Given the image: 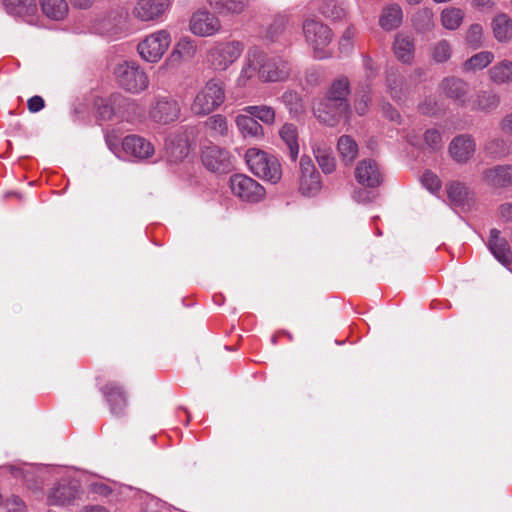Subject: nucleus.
Listing matches in <instances>:
<instances>
[{
  "label": "nucleus",
  "instance_id": "f257e3e1",
  "mask_svg": "<svg viewBox=\"0 0 512 512\" xmlns=\"http://www.w3.org/2000/svg\"><path fill=\"white\" fill-rule=\"evenodd\" d=\"M245 158L250 171L257 177L272 184L281 180L282 168L276 156L256 148H250L246 151Z\"/></svg>",
  "mask_w": 512,
  "mask_h": 512
},
{
  "label": "nucleus",
  "instance_id": "f03ea898",
  "mask_svg": "<svg viewBox=\"0 0 512 512\" xmlns=\"http://www.w3.org/2000/svg\"><path fill=\"white\" fill-rule=\"evenodd\" d=\"M224 100V83L219 79L213 78L197 93L191 105V110L195 115H208L218 108Z\"/></svg>",
  "mask_w": 512,
  "mask_h": 512
},
{
  "label": "nucleus",
  "instance_id": "7ed1b4c3",
  "mask_svg": "<svg viewBox=\"0 0 512 512\" xmlns=\"http://www.w3.org/2000/svg\"><path fill=\"white\" fill-rule=\"evenodd\" d=\"M303 34L306 42L313 48L314 56L318 59L328 57L326 48L333 39L331 29L321 21L308 18L302 25Z\"/></svg>",
  "mask_w": 512,
  "mask_h": 512
},
{
  "label": "nucleus",
  "instance_id": "20e7f679",
  "mask_svg": "<svg viewBox=\"0 0 512 512\" xmlns=\"http://www.w3.org/2000/svg\"><path fill=\"white\" fill-rule=\"evenodd\" d=\"M117 83L126 91L139 93L148 88L149 79L143 69L135 62H123L114 69Z\"/></svg>",
  "mask_w": 512,
  "mask_h": 512
},
{
  "label": "nucleus",
  "instance_id": "39448f33",
  "mask_svg": "<svg viewBox=\"0 0 512 512\" xmlns=\"http://www.w3.org/2000/svg\"><path fill=\"white\" fill-rule=\"evenodd\" d=\"M312 112L320 123L335 127L342 119L350 118L351 106L342 105L323 96L313 102Z\"/></svg>",
  "mask_w": 512,
  "mask_h": 512
},
{
  "label": "nucleus",
  "instance_id": "423d86ee",
  "mask_svg": "<svg viewBox=\"0 0 512 512\" xmlns=\"http://www.w3.org/2000/svg\"><path fill=\"white\" fill-rule=\"evenodd\" d=\"M243 45L239 41L217 42L207 53V62L217 71H225L241 55Z\"/></svg>",
  "mask_w": 512,
  "mask_h": 512
},
{
  "label": "nucleus",
  "instance_id": "0eeeda50",
  "mask_svg": "<svg viewBox=\"0 0 512 512\" xmlns=\"http://www.w3.org/2000/svg\"><path fill=\"white\" fill-rule=\"evenodd\" d=\"M170 44V33L167 30H159L141 41L137 46V50L142 59L155 63L163 57Z\"/></svg>",
  "mask_w": 512,
  "mask_h": 512
},
{
  "label": "nucleus",
  "instance_id": "6e6552de",
  "mask_svg": "<svg viewBox=\"0 0 512 512\" xmlns=\"http://www.w3.org/2000/svg\"><path fill=\"white\" fill-rule=\"evenodd\" d=\"M229 186L232 194L245 202L256 203L265 196L264 187L244 174L232 175L229 179Z\"/></svg>",
  "mask_w": 512,
  "mask_h": 512
},
{
  "label": "nucleus",
  "instance_id": "1a4fd4ad",
  "mask_svg": "<svg viewBox=\"0 0 512 512\" xmlns=\"http://www.w3.org/2000/svg\"><path fill=\"white\" fill-rule=\"evenodd\" d=\"M180 111V105L176 99L170 96H159L152 103L149 116L154 122L166 125L176 121Z\"/></svg>",
  "mask_w": 512,
  "mask_h": 512
},
{
  "label": "nucleus",
  "instance_id": "9d476101",
  "mask_svg": "<svg viewBox=\"0 0 512 512\" xmlns=\"http://www.w3.org/2000/svg\"><path fill=\"white\" fill-rule=\"evenodd\" d=\"M261 81L276 82L284 81L290 75V65L280 57H269L263 52V61H261Z\"/></svg>",
  "mask_w": 512,
  "mask_h": 512
},
{
  "label": "nucleus",
  "instance_id": "9b49d317",
  "mask_svg": "<svg viewBox=\"0 0 512 512\" xmlns=\"http://www.w3.org/2000/svg\"><path fill=\"white\" fill-rule=\"evenodd\" d=\"M220 29V20L206 10L197 11L191 17L190 30L194 35L208 37L216 34Z\"/></svg>",
  "mask_w": 512,
  "mask_h": 512
},
{
  "label": "nucleus",
  "instance_id": "f8f14e48",
  "mask_svg": "<svg viewBox=\"0 0 512 512\" xmlns=\"http://www.w3.org/2000/svg\"><path fill=\"white\" fill-rule=\"evenodd\" d=\"M202 163L212 172H228L231 168V157L225 149L207 146L202 150Z\"/></svg>",
  "mask_w": 512,
  "mask_h": 512
},
{
  "label": "nucleus",
  "instance_id": "ddd939ff",
  "mask_svg": "<svg viewBox=\"0 0 512 512\" xmlns=\"http://www.w3.org/2000/svg\"><path fill=\"white\" fill-rule=\"evenodd\" d=\"M475 151V140L468 134L454 137L449 144V154L459 164L467 163L473 157Z\"/></svg>",
  "mask_w": 512,
  "mask_h": 512
},
{
  "label": "nucleus",
  "instance_id": "4468645a",
  "mask_svg": "<svg viewBox=\"0 0 512 512\" xmlns=\"http://www.w3.org/2000/svg\"><path fill=\"white\" fill-rule=\"evenodd\" d=\"M355 178L360 185L368 188L378 187L383 181L378 164L372 159H364L357 164Z\"/></svg>",
  "mask_w": 512,
  "mask_h": 512
},
{
  "label": "nucleus",
  "instance_id": "2eb2a0df",
  "mask_svg": "<svg viewBox=\"0 0 512 512\" xmlns=\"http://www.w3.org/2000/svg\"><path fill=\"white\" fill-rule=\"evenodd\" d=\"M123 152L138 160L150 158L154 152V146L147 139L139 135H128L122 141Z\"/></svg>",
  "mask_w": 512,
  "mask_h": 512
},
{
  "label": "nucleus",
  "instance_id": "dca6fc26",
  "mask_svg": "<svg viewBox=\"0 0 512 512\" xmlns=\"http://www.w3.org/2000/svg\"><path fill=\"white\" fill-rule=\"evenodd\" d=\"M170 6V0H138L133 14L141 21H152L161 17Z\"/></svg>",
  "mask_w": 512,
  "mask_h": 512
},
{
  "label": "nucleus",
  "instance_id": "f3484780",
  "mask_svg": "<svg viewBox=\"0 0 512 512\" xmlns=\"http://www.w3.org/2000/svg\"><path fill=\"white\" fill-rule=\"evenodd\" d=\"M101 392L109 404L111 412L114 415L123 414L127 406V397L123 387L116 382H108L101 388Z\"/></svg>",
  "mask_w": 512,
  "mask_h": 512
},
{
  "label": "nucleus",
  "instance_id": "a211bd4d",
  "mask_svg": "<svg viewBox=\"0 0 512 512\" xmlns=\"http://www.w3.org/2000/svg\"><path fill=\"white\" fill-rule=\"evenodd\" d=\"M386 87L387 92L396 102H404L410 91L407 79L395 69L387 71Z\"/></svg>",
  "mask_w": 512,
  "mask_h": 512
},
{
  "label": "nucleus",
  "instance_id": "6ab92c4d",
  "mask_svg": "<svg viewBox=\"0 0 512 512\" xmlns=\"http://www.w3.org/2000/svg\"><path fill=\"white\" fill-rule=\"evenodd\" d=\"M261 61H263V51L256 48L248 51L238 78L240 85H246V83L255 76H258L261 80Z\"/></svg>",
  "mask_w": 512,
  "mask_h": 512
},
{
  "label": "nucleus",
  "instance_id": "aec40b11",
  "mask_svg": "<svg viewBox=\"0 0 512 512\" xmlns=\"http://www.w3.org/2000/svg\"><path fill=\"white\" fill-rule=\"evenodd\" d=\"M482 177L487 185L494 188L512 186V165H497L485 169Z\"/></svg>",
  "mask_w": 512,
  "mask_h": 512
},
{
  "label": "nucleus",
  "instance_id": "412c9836",
  "mask_svg": "<svg viewBox=\"0 0 512 512\" xmlns=\"http://www.w3.org/2000/svg\"><path fill=\"white\" fill-rule=\"evenodd\" d=\"M441 89L446 97L464 106L469 92L468 84L457 77L451 76L443 79Z\"/></svg>",
  "mask_w": 512,
  "mask_h": 512
},
{
  "label": "nucleus",
  "instance_id": "4be33fe9",
  "mask_svg": "<svg viewBox=\"0 0 512 512\" xmlns=\"http://www.w3.org/2000/svg\"><path fill=\"white\" fill-rule=\"evenodd\" d=\"M488 246L494 257L503 265H509L512 260V252L507 240L500 236V231L491 229Z\"/></svg>",
  "mask_w": 512,
  "mask_h": 512
},
{
  "label": "nucleus",
  "instance_id": "5701e85b",
  "mask_svg": "<svg viewBox=\"0 0 512 512\" xmlns=\"http://www.w3.org/2000/svg\"><path fill=\"white\" fill-rule=\"evenodd\" d=\"M165 148L171 161H182L189 155L190 145L185 134H171L165 142Z\"/></svg>",
  "mask_w": 512,
  "mask_h": 512
},
{
  "label": "nucleus",
  "instance_id": "b1692460",
  "mask_svg": "<svg viewBox=\"0 0 512 512\" xmlns=\"http://www.w3.org/2000/svg\"><path fill=\"white\" fill-rule=\"evenodd\" d=\"M394 53L398 60L405 64H411L414 59L415 43L410 35L398 33L393 45Z\"/></svg>",
  "mask_w": 512,
  "mask_h": 512
},
{
  "label": "nucleus",
  "instance_id": "393cba45",
  "mask_svg": "<svg viewBox=\"0 0 512 512\" xmlns=\"http://www.w3.org/2000/svg\"><path fill=\"white\" fill-rule=\"evenodd\" d=\"M350 92V82L348 78L341 76L331 83L324 96L331 98L334 102H339L342 105L350 106L348 99Z\"/></svg>",
  "mask_w": 512,
  "mask_h": 512
},
{
  "label": "nucleus",
  "instance_id": "a878e982",
  "mask_svg": "<svg viewBox=\"0 0 512 512\" xmlns=\"http://www.w3.org/2000/svg\"><path fill=\"white\" fill-rule=\"evenodd\" d=\"M495 39L500 43L512 40V19L506 13L497 14L491 23Z\"/></svg>",
  "mask_w": 512,
  "mask_h": 512
},
{
  "label": "nucleus",
  "instance_id": "bb28decb",
  "mask_svg": "<svg viewBox=\"0 0 512 512\" xmlns=\"http://www.w3.org/2000/svg\"><path fill=\"white\" fill-rule=\"evenodd\" d=\"M236 125L241 134L247 138L259 139L263 137V127L250 114H240L235 119Z\"/></svg>",
  "mask_w": 512,
  "mask_h": 512
},
{
  "label": "nucleus",
  "instance_id": "cd10ccee",
  "mask_svg": "<svg viewBox=\"0 0 512 512\" xmlns=\"http://www.w3.org/2000/svg\"><path fill=\"white\" fill-rule=\"evenodd\" d=\"M402 9L398 4L385 7L379 19V25L386 31L398 28L402 22Z\"/></svg>",
  "mask_w": 512,
  "mask_h": 512
},
{
  "label": "nucleus",
  "instance_id": "c85d7f7f",
  "mask_svg": "<svg viewBox=\"0 0 512 512\" xmlns=\"http://www.w3.org/2000/svg\"><path fill=\"white\" fill-rule=\"evenodd\" d=\"M248 0H208L210 7L221 15L240 14L248 6Z\"/></svg>",
  "mask_w": 512,
  "mask_h": 512
},
{
  "label": "nucleus",
  "instance_id": "c756f323",
  "mask_svg": "<svg viewBox=\"0 0 512 512\" xmlns=\"http://www.w3.org/2000/svg\"><path fill=\"white\" fill-rule=\"evenodd\" d=\"M279 136L289 149L291 159L295 161L299 154L298 131L296 126L292 123H285L279 131Z\"/></svg>",
  "mask_w": 512,
  "mask_h": 512
},
{
  "label": "nucleus",
  "instance_id": "7c9ffc66",
  "mask_svg": "<svg viewBox=\"0 0 512 512\" xmlns=\"http://www.w3.org/2000/svg\"><path fill=\"white\" fill-rule=\"evenodd\" d=\"M337 149L345 165H350L358 155V145L349 135H342L338 139Z\"/></svg>",
  "mask_w": 512,
  "mask_h": 512
},
{
  "label": "nucleus",
  "instance_id": "2f4dec72",
  "mask_svg": "<svg viewBox=\"0 0 512 512\" xmlns=\"http://www.w3.org/2000/svg\"><path fill=\"white\" fill-rule=\"evenodd\" d=\"M484 151L492 159H502L512 153L511 143L502 138H493L486 142Z\"/></svg>",
  "mask_w": 512,
  "mask_h": 512
},
{
  "label": "nucleus",
  "instance_id": "473e14b6",
  "mask_svg": "<svg viewBox=\"0 0 512 512\" xmlns=\"http://www.w3.org/2000/svg\"><path fill=\"white\" fill-rule=\"evenodd\" d=\"M488 74L490 80L496 84L512 82V61H500L489 69Z\"/></svg>",
  "mask_w": 512,
  "mask_h": 512
},
{
  "label": "nucleus",
  "instance_id": "72a5a7b5",
  "mask_svg": "<svg viewBox=\"0 0 512 512\" xmlns=\"http://www.w3.org/2000/svg\"><path fill=\"white\" fill-rule=\"evenodd\" d=\"M41 9L50 19L62 20L68 13L66 0H41Z\"/></svg>",
  "mask_w": 512,
  "mask_h": 512
},
{
  "label": "nucleus",
  "instance_id": "f704fd0d",
  "mask_svg": "<svg viewBox=\"0 0 512 512\" xmlns=\"http://www.w3.org/2000/svg\"><path fill=\"white\" fill-rule=\"evenodd\" d=\"M78 489L76 485L60 483L49 495V499L57 504L64 505L76 498Z\"/></svg>",
  "mask_w": 512,
  "mask_h": 512
},
{
  "label": "nucleus",
  "instance_id": "c9c22d12",
  "mask_svg": "<svg viewBox=\"0 0 512 512\" xmlns=\"http://www.w3.org/2000/svg\"><path fill=\"white\" fill-rule=\"evenodd\" d=\"M281 101L288 109L291 117L297 118L305 114L302 98L296 91H285L281 96Z\"/></svg>",
  "mask_w": 512,
  "mask_h": 512
},
{
  "label": "nucleus",
  "instance_id": "e433bc0d",
  "mask_svg": "<svg viewBox=\"0 0 512 512\" xmlns=\"http://www.w3.org/2000/svg\"><path fill=\"white\" fill-rule=\"evenodd\" d=\"M197 47L193 40L184 37L176 44L175 49L170 54L169 62H179L183 58H192L195 56Z\"/></svg>",
  "mask_w": 512,
  "mask_h": 512
},
{
  "label": "nucleus",
  "instance_id": "4c0bfd02",
  "mask_svg": "<svg viewBox=\"0 0 512 512\" xmlns=\"http://www.w3.org/2000/svg\"><path fill=\"white\" fill-rule=\"evenodd\" d=\"M499 96L492 91H480L473 101V109L483 112H490L498 107Z\"/></svg>",
  "mask_w": 512,
  "mask_h": 512
},
{
  "label": "nucleus",
  "instance_id": "58836bf2",
  "mask_svg": "<svg viewBox=\"0 0 512 512\" xmlns=\"http://www.w3.org/2000/svg\"><path fill=\"white\" fill-rule=\"evenodd\" d=\"M313 154L325 174H330L335 170L336 161L330 148L323 146L313 147Z\"/></svg>",
  "mask_w": 512,
  "mask_h": 512
},
{
  "label": "nucleus",
  "instance_id": "ea45409f",
  "mask_svg": "<svg viewBox=\"0 0 512 512\" xmlns=\"http://www.w3.org/2000/svg\"><path fill=\"white\" fill-rule=\"evenodd\" d=\"M6 11L17 16L32 15L36 10L35 0H3Z\"/></svg>",
  "mask_w": 512,
  "mask_h": 512
},
{
  "label": "nucleus",
  "instance_id": "a19ab883",
  "mask_svg": "<svg viewBox=\"0 0 512 512\" xmlns=\"http://www.w3.org/2000/svg\"><path fill=\"white\" fill-rule=\"evenodd\" d=\"M494 59V55L490 51H481L471 56L463 63L465 72H474L486 68Z\"/></svg>",
  "mask_w": 512,
  "mask_h": 512
},
{
  "label": "nucleus",
  "instance_id": "79ce46f5",
  "mask_svg": "<svg viewBox=\"0 0 512 512\" xmlns=\"http://www.w3.org/2000/svg\"><path fill=\"white\" fill-rule=\"evenodd\" d=\"M429 53H430L431 59L435 63H437V64L445 63L452 56V45L446 39L439 40L438 42H435L430 45Z\"/></svg>",
  "mask_w": 512,
  "mask_h": 512
},
{
  "label": "nucleus",
  "instance_id": "37998d69",
  "mask_svg": "<svg viewBox=\"0 0 512 512\" xmlns=\"http://www.w3.org/2000/svg\"><path fill=\"white\" fill-rule=\"evenodd\" d=\"M321 13L332 20H341L346 15L344 2L341 0H322Z\"/></svg>",
  "mask_w": 512,
  "mask_h": 512
},
{
  "label": "nucleus",
  "instance_id": "c03bdc74",
  "mask_svg": "<svg viewBox=\"0 0 512 512\" xmlns=\"http://www.w3.org/2000/svg\"><path fill=\"white\" fill-rule=\"evenodd\" d=\"M464 12L455 7H449L441 12V24L447 30H456L462 23Z\"/></svg>",
  "mask_w": 512,
  "mask_h": 512
},
{
  "label": "nucleus",
  "instance_id": "a18cd8bd",
  "mask_svg": "<svg viewBox=\"0 0 512 512\" xmlns=\"http://www.w3.org/2000/svg\"><path fill=\"white\" fill-rule=\"evenodd\" d=\"M244 112L253 116L256 120L262 121L266 125H272L275 122V110L267 105L247 106Z\"/></svg>",
  "mask_w": 512,
  "mask_h": 512
},
{
  "label": "nucleus",
  "instance_id": "49530a36",
  "mask_svg": "<svg viewBox=\"0 0 512 512\" xmlns=\"http://www.w3.org/2000/svg\"><path fill=\"white\" fill-rule=\"evenodd\" d=\"M205 126L212 136H225L228 134V122L225 116L215 114L205 121Z\"/></svg>",
  "mask_w": 512,
  "mask_h": 512
},
{
  "label": "nucleus",
  "instance_id": "de8ad7c7",
  "mask_svg": "<svg viewBox=\"0 0 512 512\" xmlns=\"http://www.w3.org/2000/svg\"><path fill=\"white\" fill-rule=\"evenodd\" d=\"M413 24L418 32L430 31L434 27L433 12L430 9L419 10L413 17Z\"/></svg>",
  "mask_w": 512,
  "mask_h": 512
},
{
  "label": "nucleus",
  "instance_id": "09e8293b",
  "mask_svg": "<svg viewBox=\"0 0 512 512\" xmlns=\"http://www.w3.org/2000/svg\"><path fill=\"white\" fill-rule=\"evenodd\" d=\"M321 188V181L319 173L308 175L307 177H300L299 190L303 195H315Z\"/></svg>",
  "mask_w": 512,
  "mask_h": 512
},
{
  "label": "nucleus",
  "instance_id": "8fccbe9b",
  "mask_svg": "<svg viewBox=\"0 0 512 512\" xmlns=\"http://www.w3.org/2000/svg\"><path fill=\"white\" fill-rule=\"evenodd\" d=\"M449 199L457 204H462L467 198V187L460 182H452L447 188Z\"/></svg>",
  "mask_w": 512,
  "mask_h": 512
},
{
  "label": "nucleus",
  "instance_id": "3c124183",
  "mask_svg": "<svg viewBox=\"0 0 512 512\" xmlns=\"http://www.w3.org/2000/svg\"><path fill=\"white\" fill-rule=\"evenodd\" d=\"M483 40V28L480 24H472L467 30L466 33V43L474 48L477 49L481 47Z\"/></svg>",
  "mask_w": 512,
  "mask_h": 512
},
{
  "label": "nucleus",
  "instance_id": "603ef678",
  "mask_svg": "<svg viewBox=\"0 0 512 512\" xmlns=\"http://www.w3.org/2000/svg\"><path fill=\"white\" fill-rule=\"evenodd\" d=\"M288 19L285 16H278L274 19L267 30V37L275 41L285 30Z\"/></svg>",
  "mask_w": 512,
  "mask_h": 512
},
{
  "label": "nucleus",
  "instance_id": "864d4df0",
  "mask_svg": "<svg viewBox=\"0 0 512 512\" xmlns=\"http://www.w3.org/2000/svg\"><path fill=\"white\" fill-rule=\"evenodd\" d=\"M424 142L432 151H438L442 147L441 134L436 129H429L424 133Z\"/></svg>",
  "mask_w": 512,
  "mask_h": 512
},
{
  "label": "nucleus",
  "instance_id": "5fc2aeb1",
  "mask_svg": "<svg viewBox=\"0 0 512 512\" xmlns=\"http://www.w3.org/2000/svg\"><path fill=\"white\" fill-rule=\"evenodd\" d=\"M422 184L431 192L440 188V180L436 174L431 171H425L421 177Z\"/></svg>",
  "mask_w": 512,
  "mask_h": 512
},
{
  "label": "nucleus",
  "instance_id": "6e6d98bb",
  "mask_svg": "<svg viewBox=\"0 0 512 512\" xmlns=\"http://www.w3.org/2000/svg\"><path fill=\"white\" fill-rule=\"evenodd\" d=\"M300 177H307L308 175H314L317 172L312 160L308 156H302L300 159Z\"/></svg>",
  "mask_w": 512,
  "mask_h": 512
},
{
  "label": "nucleus",
  "instance_id": "4d7b16f0",
  "mask_svg": "<svg viewBox=\"0 0 512 512\" xmlns=\"http://www.w3.org/2000/svg\"><path fill=\"white\" fill-rule=\"evenodd\" d=\"M381 111L389 120L400 123L401 116L399 112L389 102L383 101L381 103Z\"/></svg>",
  "mask_w": 512,
  "mask_h": 512
},
{
  "label": "nucleus",
  "instance_id": "13d9d810",
  "mask_svg": "<svg viewBox=\"0 0 512 512\" xmlns=\"http://www.w3.org/2000/svg\"><path fill=\"white\" fill-rule=\"evenodd\" d=\"M355 36V29L353 26L347 27V29L344 31L342 37L340 38V48L342 50L348 51L352 47V39Z\"/></svg>",
  "mask_w": 512,
  "mask_h": 512
},
{
  "label": "nucleus",
  "instance_id": "bf43d9fd",
  "mask_svg": "<svg viewBox=\"0 0 512 512\" xmlns=\"http://www.w3.org/2000/svg\"><path fill=\"white\" fill-rule=\"evenodd\" d=\"M28 110L31 113H37L45 106V101L41 96L35 95L27 101Z\"/></svg>",
  "mask_w": 512,
  "mask_h": 512
},
{
  "label": "nucleus",
  "instance_id": "052dcab7",
  "mask_svg": "<svg viewBox=\"0 0 512 512\" xmlns=\"http://www.w3.org/2000/svg\"><path fill=\"white\" fill-rule=\"evenodd\" d=\"M370 103V97L367 93H364L360 99L355 101L354 108L359 115H364Z\"/></svg>",
  "mask_w": 512,
  "mask_h": 512
},
{
  "label": "nucleus",
  "instance_id": "680f3d73",
  "mask_svg": "<svg viewBox=\"0 0 512 512\" xmlns=\"http://www.w3.org/2000/svg\"><path fill=\"white\" fill-rule=\"evenodd\" d=\"M7 505L9 506V511L11 512H25V505L23 501L17 496H13L10 500H8Z\"/></svg>",
  "mask_w": 512,
  "mask_h": 512
},
{
  "label": "nucleus",
  "instance_id": "e2e57ef3",
  "mask_svg": "<svg viewBox=\"0 0 512 512\" xmlns=\"http://www.w3.org/2000/svg\"><path fill=\"white\" fill-rule=\"evenodd\" d=\"M92 490L101 495V496H104V497H107L109 496L111 493H112V489L107 486L106 484L104 483H94L92 484Z\"/></svg>",
  "mask_w": 512,
  "mask_h": 512
},
{
  "label": "nucleus",
  "instance_id": "0e129e2a",
  "mask_svg": "<svg viewBox=\"0 0 512 512\" xmlns=\"http://www.w3.org/2000/svg\"><path fill=\"white\" fill-rule=\"evenodd\" d=\"M500 128L503 132L512 134V113L506 115L500 123Z\"/></svg>",
  "mask_w": 512,
  "mask_h": 512
},
{
  "label": "nucleus",
  "instance_id": "69168bd1",
  "mask_svg": "<svg viewBox=\"0 0 512 512\" xmlns=\"http://www.w3.org/2000/svg\"><path fill=\"white\" fill-rule=\"evenodd\" d=\"M500 215L506 221H512V205L505 203L500 206Z\"/></svg>",
  "mask_w": 512,
  "mask_h": 512
},
{
  "label": "nucleus",
  "instance_id": "338daca9",
  "mask_svg": "<svg viewBox=\"0 0 512 512\" xmlns=\"http://www.w3.org/2000/svg\"><path fill=\"white\" fill-rule=\"evenodd\" d=\"M106 144L108 145L109 149L113 152H115V149L117 148V136L115 133H108L105 137Z\"/></svg>",
  "mask_w": 512,
  "mask_h": 512
},
{
  "label": "nucleus",
  "instance_id": "774afa93",
  "mask_svg": "<svg viewBox=\"0 0 512 512\" xmlns=\"http://www.w3.org/2000/svg\"><path fill=\"white\" fill-rule=\"evenodd\" d=\"M82 512H110V511L101 505H91V506L84 507Z\"/></svg>",
  "mask_w": 512,
  "mask_h": 512
}]
</instances>
